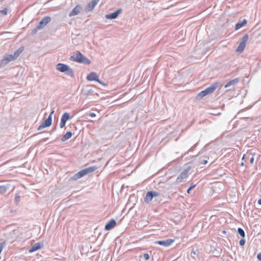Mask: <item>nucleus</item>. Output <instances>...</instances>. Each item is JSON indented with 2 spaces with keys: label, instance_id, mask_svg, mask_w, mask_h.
Returning <instances> with one entry per match:
<instances>
[{
  "label": "nucleus",
  "instance_id": "72a5a7b5",
  "mask_svg": "<svg viewBox=\"0 0 261 261\" xmlns=\"http://www.w3.org/2000/svg\"><path fill=\"white\" fill-rule=\"evenodd\" d=\"M15 199L16 202L18 203V202L19 201V199H20V196L18 195H16Z\"/></svg>",
  "mask_w": 261,
  "mask_h": 261
},
{
  "label": "nucleus",
  "instance_id": "f03ea898",
  "mask_svg": "<svg viewBox=\"0 0 261 261\" xmlns=\"http://www.w3.org/2000/svg\"><path fill=\"white\" fill-rule=\"evenodd\" d=\"M69 59L70 61L87 65L91 63V61L79 51H76L74 55L70 57Z\"/></svg>",
  "mask_w": 261,
  "mask_h": 261
},
{
  "label": "nucleus",
  "instance_id": "c03bdc74",
  "mask_svg": "<svg viewBox=\"0 0 261 261\" xmlns=\"http://www.w3.org/2000/svg\"><path fill=\"white\" fill-rule=\"evenodd\" d=\"M222 233H226V231H225V230H223V231H222Z\"/></svg>",
  "mask_w": 261,
  "mask_h": 261
},
{
  "label": "nucleus",
  "instance_id": "412c9836",
  "mask_svg": "<svg viewBox=\"0 0 261 261\" xmlns=\"http://www.w3.org/2000/svg\"><path fill=\"white\" fill-rule=\"evenodd\" d=\"M153 196H152V193H151V191H149L146 193V196L144 198V201L148 203L152 200Z\"/></svg>",
  "mask_w": 261,
  "mask_h": 261
},
{
  "label": "nucleus",
  "instance_id": "9d476101",
  "mask_svg": "<svg viewBox=\"0 0 261 261\" xmlns=\"http://www.w3.org/2000/svg\"><path fill=\"white\" fill-rule=\"evenodd\" d=\"M70 119V116L68 113L65 112L62 116L60 124V128H63L65 127L67 121Z\"/></svg>",
  "mask_w": 261,
  "mask_h": 261
},
{
  "label": "nucleus",
  "instance_id": "393cba45",
  "mask_svg": "<svg viewBox=\"0 0 261 261\" xmlns=\"http://www.w3.org/2000/svg\"><path fill=\"white\" fill-rule=\"evenodd\" d=\"M140 257L142 259L145 260V261H147L149 259L150 256L148 253H144L142 255H141L140 256Z\"/></svg>",
  "mask_w": 261,
  "mask_h": 261
},
{
  "label": "nucleus",
  "instance_id": "6e6552de",
  "mask_svg": "<svg viewBox=\"0 0 261 261\" xmlns=\"http://www.w3.org/2000/svg\"><path fill=\"white\" fill-rule=\"evenodd\" d=\"M51 21V17L46 16L42 18L39 23L37 25L38 29H43Z\"/></svg>",
  "mask_w": 261,
  "mask_h": 261
},
{
  "label": "nucleus",
  "instance_id": "a878e982",
  "mask_svg": "<svg viewBox=\"0 0 261 261\" xmlns=\"http://www.w3.org/2000/svg\"><path fill=\"white\" fill-rule=\"evenodd\" d=\"M77 175H78V176L79 177V178L83 177L85 175V174L84 173L83 169L81 170V171H79L77 173Z\"/></svg>",
  "mask_w": 261,
  "mask_h": 261
},
{
  "label": "nucleus",
  "instance_id": "f257e3e1",
  "mask_svg": "<svg viewBox=\"0 0 261 261\" xmlns=\"http://www.w3.org/2000/svg\"><path fill=\"white\" fill-rule=\"evenodd\" d=\"M24 49L23 46H21L14 52L13 55L6 54L0 61V68L6 66L9 62L16 60L24 50Z\"/></svg>",
  "mask_w": 261,
  "mask_h": 261
},
{
  "label": "nucleus",
  "instance_id": "f704fd0d",
  "mask_svg": "<svg viewBox=\"0 0 261 261\" xmlns=\"http://www.w3.org/2000/svg\"><path fill=\"white\" fill-rule=\"evenodd\" d=\"M207 161L206 160H202L200 161V164H207Z\"/></svg>",
  "mask_w": 261,
  "mask_h": 261
},
{
  "label": "nucleus",
  "instance_id": "f3484780",
  "mask_svg": "<svg viewBox=\"0 0 261 261\" xmlns=\"http://www.w3.org/2000/svg\"><path fill=\"white\" fill-rule=\"evenodd\" d=\"M240 81V80L239 78H236L234 79H233L228 82H227L226 85H225L224 87L225 88H228L231 86L237 84Z\"/></svg>",
  "mask_w": 261,
  "mask_h": 261
},
{
  "label": "nucleus",
  "instance_id": "2eb2a0df",
  "mask_svg": "<svg viewBox=\"0 0 261 261\" xmlns=\"http://www.w3.org/2000/svg\"><path fill=\"white\" fill-rule=\"evenodd\" d=\"M98 76L95 72H92L87 76V80L89 81H98Z\"/></svg>",
  "mask_w": 261,
  "mask_h": 261
},
{
  "label": "nucleus",
  "instance_id": "1a4fd4ad",
  "mask_svg": "<svg viewBox=\"0 0 261 261\" xmlns=\"http://www.w3.org/2000/svg\"><path fill=\"white\" fill-rule=\"evenodd\" d=\"M174 242V240L172 239H168L166 240L155 241V244L168 247L170 246Z\"/></svg>",
  "mask_w": 261,
  "mask_h": 261
},
{
  "label": "nucleus",
  "instance_id": "39448f33",
  "mask_svg": "<svg viewBox=\"0 0 261 261\" xmlns=\"http://www.w3.org/2000/svg\"><path fill=\"white\" fill-rule=\"evenodd\" d=\"M54 113V111L53 110L50 113L48 118L43 121L41 125L38 127V130H41L44 128L49 127L52 123V115Z\"/></svg>",
  "mask_w": 261,
  "mask_h": 261
},
{
  "label": "nucleus",
  "instance_id": "e433bc0d",
  "mask_svg": "<svg viewBox=\"0 0 261 261\" xmlns=\"http://www.w3.org/2000/svg\"><path fill=\"white\" fill-rule=\"evenodd\" d=\"M257 258L259 260L261 261V253H259L257 254Z\"/></svg>",
  "mask_w": 261,
  "mask_h": 261
},
{
  "label": "nucleus",
  "instance_id": "6ab92c4d",
  "mask_svg": "<svg viewBox=\"0 0 261 261\" xmlns=\"http://www.w3.org/2000/svg\"><path fill=\"white\" fill-rule=\"evenodd\" d=\"M97 167L95 166H91V167H87V168H86L85 169H83V170L84 172V173L85 174V175L88 174V173H91L93 171H94L95 170H96L97 169Z\"/></svg>",
  "mask_w": 261,
  "mask_h": 261
},
{
  "label": "nucleus",
  "instance_id": "c85d7f7f",
  "mask_svg": "<svg viewBox=\"0 0 261 261\" xmlns=\"http://www.w3.org/2000/svg\"><path fill=\"white\" fill-rule=\"evenodd\" d=\"M151 191V193H152V196H153V197L159 196L160 195V193L158 192L152 191Z\"/></svg>",
  "mask_w": 261,
  "mask_h": 261
},
{
  "label": "nucleus",
  "instance_id": "5701e85b",
  "mask_svg": "<svg viewBox=\"0 0 261 261\" xmlns=\"http://www.w3.org/2000/svg\"><path fill=\"white\" fill-rule=\"evenodd\" d=\"M92 91V90L91 89H89L87 88H86L82 90V93L83 95L87 96L90 94Z\"/></svg>",
  "mask_w": 261,
  "mask_h": 261
},
{
  "label": "nucleus",
  "instance_id": "cd10ccee",
  "mask_svg": "<svg viewBox=\"0 0 261 261\" xmlns=\"http://www.w3.org/2000/svg\"><path fill=\"white\" fill-rule=\"evenodd\" d=\"M79 179V177L78 176V175L77 174V173L76 174H75L73 176H72V177H71L70 178V180H76L77 179Z\"/></svg>",
  "mask_w": 261,
  "mask_h": 261
},
{
  "label": "nucleus",
  "instance_id": "b1692460",
  "mask_svg": "<svg viewBox=\"0 0 261 261\" xmlns=\"http://www.w3.org/2000/svg\"><path fill=\"white\" fill-rule=\"evenodd\" d=\"M238 232L242 238H244L245 236V232L244 230L242 228H238Z\"/></svg>",
  "mask_w": 261,
  "mask_h": 261
},
{
  "label": "nucleus",
  "instance_id": "dca6fc26",
  "mask_svg": "<svg viewBox=\"0 0 261 261\" xmlns=\"http://www.w3.org/2000/svg\"><path fill=\"white\" fill-rule=\"evenodd\" d=\"M42 247L43 244H41L40 243H36L29 249V252H33L36 251L41 249Z\"/></svg>",
  "mask_w": 261,
  "mask_h": 261
},
{
  "label": "nucleus",
  "instance_id": "473e14b6",
  "mask_svg": "<svg viewBox=\"0 0 261 261\" xmlns=\"http://www.w3.org/2000/svg\"><path fill=\"white\" fill-rule=\"evenodd\" d=\"M196 144L194 145L187 152L185 153V155L188 154L190 151H192L193 149L196 147Z\"/></svg>",
  "mask_w": 261,
  "mask_h": 261
},
{
  "label": "nucleus",
  "instance_id": "aec40b11",
  "mask_svg": "<svg viewBox=\"0 0 261 261\" xmlns=\"http://www.w3.org/2000/svg\"><path fill=\"white\" fill-rule=\"evenodd\" d=\"M72 133L71 132H67L61 138L62 142H65L70 139L72 136Z\"/></svg>",
  "mask_w": 261,
  "mask_h": 261
},
{
  "label": "nucleus",
  "instance_id": "a19ab883",
  "mask_svg": "<svg viewBox=\"0 0 261 261\" xmlns=\"http://www.w3.org/2000/svg\"><path fill=\"white\" fill-rule=\"evenodd\" d=\"M48 139V138H45L42 139L41 140V141L42 142H45V141H47Z\"/></svg>",
  "mask_w": 261,
  "mask_h": 261
},
{
  "label": "nucleus",
  "instance_id": "c756f323",
  "mask_svg": "<svg viewBox=\"0 0 261 261\" xmlns=\"http://www.w3.org/2000/svg\"><path fill=\"white\" fill-rule=\"evenodd\" d=\"M40 30V29H37V25H36V27L34 29H33L32 30V31H31V34H32V35H35V34H36V33L37 32V31H38V30Z\"/></svg>",
  "mask_w": 261,
  "mask_h": 261
},
{
  "label": "nucleus",
  "instance_id": "bb28decb",
  "mask_svg": "<svg viewBox=\"0 0 261 261\" xmlns=\"http://www.w3.org/2000/svg\"><path fill=\"white\" fill-rule=\"evenodd\" d=\"M8 9L6 8L3 10H0V13H1L3 15H6L7 14Z\"/></svg>",
  "mask_w": 261,
  "mask_h": 261
},
{
  "label": "nucleus",
  "instance_id": "f8f14e48",
  "mask_svg": "<svg viewBox=\"0 0 261 261\" xmlns=\"http://www.w3.org/2000/svg\"><path fill=\"white\" fill-rule=\"evenodd\" d=\"M122 11L121 8L118 9L117 10L110 14H106L105 17L108 19H113L116 18L118 15Z\"/></svg>",
  "mask_w": 261,
  "mask_h": 261
},
{
  "label": "nucleus",
  "instance_id": "ea45409f",
  "mask_svg": "<svg viewBox=\"0 0 261 261\" xmlns=\"http://www.w3.org/2000/svg\"><path fill=\"white\" fill-rule=\"evenodd\" d=\"M3 248V245H2V244H0V254L1 253V252L2 251Z\"/></svg>",
  "mask_w": 261,
  "mask_h": 261
},
{
  "label": "nucleus",
  "instance_id": "a18cd8bd",
  "mask_svg": "<svg viewBox=\"0 0 261 261\" xmlns=\"http://www.w3.org/2000/svg\"><path fill=\"white\" fill-rule=\"evenodd\" d=\"M243 165H244V163H243V162H242V163H241V166H243Z\"/></svg>",
  "mask_w": 261,
  "mask_h": 261
},
{
  "label": "nucleus",
  "instance_id": "20e7f679",
  "mask_svg": "<svg viewBox=\"0 0 261 261\" xmlns=\"http://www.w3.org/2000/svg\"><path fill=\"white\" fill-rule=\"evenodd\" d=\"M218 86V83H215L211 85L210 87L206 88L205 90L201 91L198 95V98H202V97L205 96L208 94L213 93L216 89L217 88Z\"/></svg>",
  "mask_w": 261,
  "mask_h": 261
},
{
  "label": "nucleus",
  "instance_id": "2f4dec72",
  "mask_svg": "<svg viewBox=\"0 0 261 261\" xmlns=\"http://www.w3.org/2000/svg\"><path fill=\"white\" fill-rule=\"evenodd\" d=\"M239 244L240 246H244L245 244V240L244 239H241L239 242Z\"/></svg>",
  "mask_w": 261,
  "mask_h": 261
},
{
  "label": "nucleus",
  "instance_id": "4c0bfd02",
  "mask_svg": "<svg viewBox=\"0 0 261 261\" xmlns=\"http://www.w3.org/2000/svg\"><path fill=\"white\" fill-rule=\"evenodd\" d=\"M89 115L92 118L96 116V114L94 113H90Z\"/></svg>",
  "mask_w": 261,
  "mask_h": 261
},
{
  "label": "nucleus",
  "instance_id": "c9c22d12",
  "mask_svg": "<svg viewBox=\"0 0 261 261\" xmlns=\"http://www.w3.org/2000/svg\"><path fill=\"white\" fill-rule=\"evenodd\" d=\"M97 82H98L100 84L102 85L103 86H106L107 85V84L104 83L102 81L99 80V79H98V81H97Z\"/></svg>",
  "mask_w": 261,
  "mask_h": 261
},
{
  "label": "nucleus",
  "instance_id": "9b49d317",
  "mask_svg": "<svg viewBox=\"0 0 261 261\" xmlns=\"http://www.w3.org/2000/svg\"><path fill=\"white\" fill-rule=\"evenodd\" d=\"M99 2V0H92L85 7V11L86 12L92 11Z\"/></svg>",
  "mask_w": 261,
  "mask_h": 261
},
{
  "label": "nucleus",
  "instance_id": "ddd939ff",
  "mask_svg": "<svg viewBox=\"0 0 261 261\" xmlns=\"http://www.w3.org/2000/svg\"><path fill=\"white\" fill-rule=\"evenodd\" d=\"M82 10V7L80 5H76L69 13V16L72 17L79 14Z\"/></svg>",
  "mask_w": 261,
  "mask_h": 261
},
{
  "label": "nucleus",
  "instance_id": "423d86ee",
  "mask_svg": "<svg viewBox=\"0 0 261 261\" xmlns=\"http://www.w3.org/2000/svg\"><path fill=\"white\" fill-rule=\"evenodd\" d=\"M249 36L248 34L245 35L241 39V41L239 44V46L237 49V51L238 52H242L246 46V43L248 39Z\"/></svg>",
  "mask_w": 261,
  "mask_h": 261
},
{
  "label": "nucleus",
  "instance_id": "79ce46f5",
  "mask_svg": "<svg viewBox=\"0 0 261 261\" xmlns=\"http://www.w3.org/2000/svg\"><path fill=\"white\" fill-rule=\"evenodd\" d=\"M258 202V204L261 205V198H260V199H259L258 200V202Z\"/></svg>",
  "mask_w": 261,
  "mask_h": 261
},
{
  "label": "nucleus",
  "instance_id": "0eeeda50",
  "mask_svg": "<svg viewBox=\"0 0 261 261\" xmlns=\"http://www.w3.org/2000/svg\"><path fill=\"white\" fill-rule=\"evenodd\" d=\"M191 169V167H188L185 168L178 176L176 178V182H181L184 179L188 177V173Z\"/></svg>",
  "mask_w": 261,
  "mask_h": 261
},
{
  "label": "nucleus",
  "instance_id": "37998d69",
  "mask_svg": "<svg viewBox=\"0 0 261 261\" xmlns=\"http://www.w3.org/2000/svg\"><path fill=\"white\" fill-rule=\"evenodd\" d=\"M57 127L55 126L54 128L53 129V132L55 131Z\"/></svg>",
  "mask_w": 261,
  "mask_h": 261
},
{
  "label": "nucleus",
  "instance_id": "a211bd4d",
  "mask_svg": "<svg viewBox=\"0 0 261 261\" xmlns=\"http://www.w3.org/2000/svg\"><path fill=\"white\" fill-rule=\"evenodd\" d=\"M247 24V20L246 19H243L242 20H240L235 26V30H238L244 27Z\"/></svg>",
  "mask_w": 261,
  "mask_h": 261
},
{
  "label": "nucleus",
  "instance_id": "58836bf2",
  "mask_svg": "<svg viewBox=\"0 0 261 261\" xmlns=\"http://www.w3.org/2000/svg\"><path fill=\"white\" fill-rule=\"evenodd\" d=\"M254 162V158L253 156L251 157V158L250 160V164H253Z\"/></svg>",
  "mask_w": 261,
  "mask_h": 261
},
{
  "label": "nucleus",
  "instance_id": "4468645a",
  "mask_svg": "<svg viewBox=\"0 0 261 261\" xmlns=\"http://www.w3.org/2000/svg\"><path fill=\"white\" fill-rule=\"evenodd\" d=\"M116 225V221L114 219H112L105 225V229L106 230H110L113 228Z\"/></svg>",
  "mask_w": 261,
  "mask_h": 261
},
{
  "label": "nucleus",
  "instance_id": "4be33fe9",
  "mask_svg": "<svg viewBox=\"0 0 261 261\" xmlns=\"http://www.w3.org/2000/svg\"><path fill=\"white\" fill-rule=\"evenodd\" d=\"M8 184H7V185L0 186V193L4 194L8 190Z\"/></svg>",
  "mask_w": 261,
  "mask_h": 261
},
{
  "label": "nucleus",
  "instance_id": "7ed1b4c3",
  "mask_svg": "<svg viewBox=\"0 0 261 261\" xmlns=\"http://www.w3.org/2000/svg\"><path fill=\"white\" fill-rule=\"evenodd\" d=\"M57 70H59L61 72H64L67 75L73 77H74V71L72 68H71L69 66L63 64V63H58L56 65Z\"/></svg>",
  "mask_w": 261,
  "mask_h": 261
},
{
  "label": "nucleus",
  "instance_id": "7c9ffc66",
  "mask_svg": "<svg viewBox=\"0 0 261 261\" xmlns=\"http://www.w3.org/2000/svg\"><path fill=\"white\" fill-rule=\"evenodd\" d=\"M195 186H196V185H191L190 187L187 189V192L188 194H190V191L192 190V189H193L194 188H195Z\"/></svg>",
  "mask_w": 261,
  "mask_h": 261
}]
</instances>
